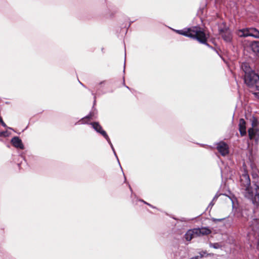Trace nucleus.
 Wrapping results in <instances>:
<instances>
[{
  "instance_id": "3",
  "label": "nucleus",
  "mask_w": 259,
  "mask_h": 259,
  "mask_svg": "<svg viewBox=\"0 0 259 259\" xmlns=\"http://www.w3.org/2000/svg\"><path fill=\"white\" fill-rule=\"evenodd\" d=\"M240 183L242 189L245 191V196L248 198H252L254 192L252 188L250 187V181L248 174L245 170L240 176Z\"/></svg>"
},
{
  "instance_id": "22",
  "label": "nucleus",
  "mask_w": 259,
  "mask_h": 259,
  "mask_svg": "<svg viewBox=\"0 0 259 259\" xmlns=\"http://www.w3.org/2000/svg\"><path fill=\"white\" fill-rule=\"evenodd\" d=\"M223 220H224V219H214V218H212V220L213 222L221 221H222Z\"/></svg>"
},
{
  "instance_id": "8",
  "label": "nucleus",
  "mask_w": 259,
  "mask_h": 259,
  "mask_svg": "<svg viewBox=\"0 0 259 259\" xmlns=\"http://www.w3.org/2000/svg\"><path fill=\"white\" fill-rule=\"evenodd\" d=\"M245 121L243 119H240L239 121V131L240 134L242 136H244L246 134V126H245Z\"/></svg>"
},
{
  "instance_id": "18",
  "label": "nucleus",
  "mask_w": 259,
  "mask_h": 259,
  "mask_svg": "<svg viewBox=\"0 0 259 259\" xmlns=\"http://www.w3.org/2000/svg\"><path fill=\"white\" fill-rule=\"evenodd\" d=\"M200 254V257H203V256H205L206 255L207 256L208 255H211V254H207L206 251H202L199 252Z\"/></svg>"
},
{
  "instance_id": "15",
  "label": "nucleus",
  "mask_w": 259,
  "mask_h": 259,
  "mask_svg": "<svg viewBox=\"0 0 259 259\" xmlns=\"http://www.w3.org/2000/svg\"><path fill=\"white\" fill-rule=\"evenodd\" d=\"M200 231L201 232V236L208 235L210 234L211 232V230L205 227L200 228Z\"/></svg>"
},
{
  "instance_id": "11",
  "label": "nucleus",
  "mask_w": 259,
  "mask_h": 259,
  "mask_svg": "<svg viewBox=\"0 0 259 259\" xmlns=\"http://www.w3.org/2000/svg\"><path fill=\"white\" fill-rule=\"evenodd\" d=\"M228 197L229 198V201L232 203L233 209V210L236 209L238 206V204L236 200V199L234 197H232L231 196H229L228 195Z\"/></svg>"
},
{
  "instance_id": "7",
  "label": "nucleus",
  "mask_w": 259,
  "mask_h": 259,
  "mask_svg": "<svg viewBox=\"0 0 259 259\" xmlns=\"http://www.w3.org/2000/svg\"><path fill=\"white\" fill-rule=\"evenodd\" d=\"M11 142L14 147L21 149H24V146L22 143V141L18 137H15L12 138Z\"/></svg>"
},
{
  "instance_id": "4",
  "label": "nucleus",
  "mask_w": 259,
  "mask_h": 259,
  "mask_svg": "<svg viewBox=\"0 0 259 259\" xmlns=\"http://www.w3.org/2000/svg\"><path fill=\"white\" fill-rule=\"evenodd\" d=\"M91 124L92 125L93 127L97 132L101 134L106 139L108 143L110 145L111 148L114 153V154L116 156L113 145L106 132L102 129L101 126L98 122H93Z\"/></svg>"
},
{
  "instance_id": "12",
  "label": "nucleus",
  "mask_w": 259,
  "mask_h": 259,
  "mask_svg": "<svg viewBox=\"0 0 259 259\" xmlns=\"http://www.w3.org/2000/svg\"><path fill=\"white\" fill-rule=\"evenodd\" d=\"M249 29L240 30L238 32V35L240 37L249 36Z\"/></svg>"
},
{
  "instance_id": "24",
  "label": "nucleus",
  "mask_w": 259,
  "mask_h": 259,
  "mask_svg": "<svg viewBox=\"0 0 259 259\" xmlns=\"http://www.w3.org/2000/svg\"><path fill=\"white\" fill-rule=\"evenodd\" d=\"M200 257V256H196L194 257H191L190 259H199Z\"/></svg>"
},
{
  "instance_id": "23",
  "label": "nucleus",
  "mask_w": 259,
  "mask_h": 259,
  "mask_svg": "<svg viewBox=\"0 0 259 259\" xmlns=\"http://www.w3.org/2000/svg\"><path fill=\"white\" fill-rule=\"evenodd\" d=\"M216 198H217V197H216V196L214 197V198H213V200H212V201L209 203V206H213V204H213V200H214Z\"/></svg>"
},
{
  "instance_id": "5",
  "label": "nucleus",
  "mask_w": 259,
  "mask_h": 259,
  "mask_svg": "<svg viewBox=\"0 0 259 259\" xmlns=\"http://www.w3.org/2000/svg\"><path fill=\"white\" fill-rule=\"evenodd\" d=\"M252 127L248 130V135L250 139H254L257 141L259 138V130L256 127V121L254 120L252 123Z\"/></svg>"
},
{
  "instance_id": "6",
  "label": "nucleus",
  "mask_w": 259,
  "mask_h": 259,
  "mask_svg": "<svg viewBox=\"0 0 259 259\" xmlns=\"http://www.w3.org/2000/svg\"><path fill=\"white\" fill-rule=\"evenodd\" d=\"M217 149L222 156H225L227 154V144L225 142H221L218 143Z\"/></svg>"
},
{
  "instance_id": "10",
  "label": "nucleus",
  "mask_w": 259,
  "mask_h": 259,
  "mask_svg": "<svg viewBox=\"0 0 259 259\" xmlns=\"http://www.w3.org/2000/svg\"><path fill=\"white\" fill-rule=\"evenodd\" d=\"M249 36H252L255 38H259V31L255 28H252L249 29Z\"/></svg>"
},
{
  "instance_id": "25",
  "label": "nucleus",
  "mask_w": 259,
  "mask_h": 259,
  "mask_svg": "<svg viewBox=\"0 0 259 259\" xmlns=\"http://www.w3.org/2000/svg\"><path fill=\"white\" fill-rule=\"evenodd\" d=\"M84 118L82 119V120H81V123H84Z\"/></svg>"
},
{
  "instance_id": "1",
  "label": "nucleus",
  "mask_w": 259,
  "mask_h": 259,
  "mask_svg": "<svg viewBox=\"0 0 259 259\" xmlns=\"http://www.w3.org/2000/svg\"><path fill=\"white\" fill-rule=\"evenodd\" d=\"M176 31L184 36L196 38L202 44H205L206 42L205 34L199 27L194 26L183 30H177Z\"/></svg>"
},
{
  "instance_id": "21",
  "label": "nucleus",
  "mask_w": 259,
  "mask_h": 259,
  "mask_svg": "<svg viewBox=\"0 0 259 259\" xmlns=\"http://www.w3.org/2000/svg\"><path fill=\"white\" fill-rule=\"evenodd\" d=\"M0 122H1L3 126H4V127H6V124L5 123V122L3 121L2 120V118H1V117L0 116Z\"/></svg>"
},
{
  "instance_id": "20",
  "label": "nucleus",
  "mask_w": 259,
  "mask_h": 259,
  "mask_svg": "<svg viewBox=\"0 0 259 259\" xmlns=\"http://www.w3.org/2000/svg\"><path fill=\"white\" fill-rule=\"evenodd\" d=\"M7 136V133L6 132H0V136L1 137H6Z\"/></svg>"
},
{
  "instance_id": "13",
  "label": "nucleus",
  "mask_w": 259,
  "mask_h": 259,
  "mask_svg": "<svg viewBox=\"0 0 259 259\" xmlns=\"http://www.w3.org/2000/svg\"><path fill=\"white\" fill-rule=\"evenodd\" d=\"M225 244L224 243L219 242V243H210L209 246L210 247H212L215 249L222 248L223 247H225Z\"/></svg>"
},
{
  "instance_id": "9",
  "label": "nucleus",
  "mask_w": 259,
  "mask_h": 259,
  "mask_svg": "<svg viewBox=\"0 0 259 259\" xmlns=\"http://www.w3.org/2000/svg\"><path fill=\"white\" fill-rule=\"evenodd\" d=\"M251 49L252 51L259 56V41H254L251 45Z\"/></svg>"
},
{
  "instance_id": "14",
  "label": "nucleus",
  "mask_w": 259,
  "mask_h": 259,
  "mask_svg": "<svg viewBox=\"0 0 259 259\" xmlns=\"http://www.w3.org/2000/svg\"><path fill=\"white\" fill-rule=\"evenodd\" d=\"M194 237H195L191 229L188 230L185 235L186 240L188 241H190Z\"/></svg>"
},
{
  "instance_id": "19",
  "label": "nucleus",
  "mask_w": 259,
  "mask_h": 259,
  "mask_svg": "<svg viewBox=\"0 0 259 259\" xmlns=\"http://www.w3.org/2000/svg\"><path fill=\"white\" fill-rule=\"evenodd\" d=\"M255 191H256V192H255V194L254 196H259V186H256Z\"/></svg>"
},
{
  "instance_id": "16",
  "label": "nucleus",
  "mask_w": 259,
  "mask_h": 259,
  "mask_svg": "<svg viewBox=\"0 0 259 259\" xmlns=\"http://www.w3.org/2000/svg\"><path fill=\"white\" fill-rule=\"evenodd\" d=\"M193 233L194 234V237H198V236H201V232L200 231V228H194L193 229H191Z\"/></svg>"
},
{
  "instance_id": "26",
  "label": "nucleus",
  "mask_w": 259,
  "mask_h": 259,
  "mask_svg": "<svg viewBox=\"0 0 259 259\" xmlns=\"http://www.w3.org/2000/svg\"><path fill=\"white\" fill-rule=\"evenodd\" d=\"M90 118V116H87L86 117V118Z\"/></svg>"
},
{
  "instance_id": "2",
  "label": "nucleus",
  "mask_w": 259,
  "mask_h": 259,
  "mask_svg": "<svg viewBox=\"0 0 259 259\" xmlns=\"http://www.w3.org/2000/svg\"><path fill=\"white\" fill-rule=\"evenodd\" d=\"M242 68L244 72V81L248 86L259 88V76L256 74L247 64H243Z\"/></svg>"
},
{
  "instance_id": "17",
  "label": "nucleus",
  "mask_w": 259,
  "mask_h": 259,
  "mask_svg": "<svg viewBox=\"0 0 259 259\" xmlns=\"http://www.w3.org/2000/svg\"><path fill=\"white\" fill-rule=\"evenodd\" d=\"M252 200V202L256 205L259 206V196H254L253 198V196L252 197V198H250Z\"/></svg>"
}]
</instances>
